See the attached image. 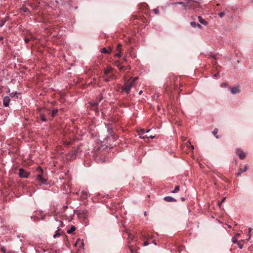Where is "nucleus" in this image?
<instances>
[{"label":"nucleus","mask_w":253,"mask_h":253,"mask_svg":"<svg viewBox=\"0 0 253 253\" xmlns=\"http://www.w3.org/2000/svg\"><path fill=\"white\" fill-rule=\"evenodd\" d=\"M10 99L9 96H5L3 99V105L5 107L9 106Z\"/></svg>","instance_id":"nucleus-8"},{"label":"nucleus","mask_w":253,"mask_h":253,"mask_svg":"<svg viewBox=\"0 0 253 253\" xmlns=\"http://www.w3.org/2000/svg\"><path fill=\"white\" fill-rule=\"evenodd\" d=\"M236 153L241 160H243L246 158V154L240 149H237L236 151Z\"/></svg>","instance_id":"nucleus-6"},{"label":"nucleus","mask_w":253,"mask_h":253,"mask_svg":"<svg viewBox=\"0 0 253 253\" xmlns=\"http://www.w3.org/2000/svg\"><path fill=\"white\" fill-rule=\"evenodd\" d=\"M115 56L120 58L121 56V51H119V53L115 54Z\"/></svg>","instance_id":"nucleus-38"},{"label":"nucleus","mask_w":253,"mask_h":253,"mask_svg":"<svg viewBox=\"0 0 253 253\" xmlns=\"http://www.w3.org/2000/svg\"><path fill=\"white\" fill-rule=\"evenodd\" d=\"M7 21V19H2L0 21V27H2L5 23Z\"/></svg>","instance_id":"nucleus-25"},{"label":"nucleus","mask_w":253,"mask_h":253,"mask_svg":"<svg viewBox=\"0 0 253 253\" xmlns=\"http://www.w3.org/2000/svg\"><path fill=\"white\" fill-rule=\"evenodd\" d=\"M124 61H126V57H124V59H123Z\"/></svg>","instance_id":"nucleus-51"},{"label":"nucleus","mask_w":253,"mask_h":253,"mask_svg":"<svg viewBox=\"0 0 253 253\" xmlns=\"http://www.w3.org/2000/svg\"><path fill=\"white\" fill-rule=\"evenodd\" d=\"M87 196H88V194L86 192L84 191H82L81 196H80L81 199H82L83 200L86 199H87Z\"/></svg>","instance_id":"nucleus-18"},{"label":"nucleus","mask_w":253,"mask_h":253,"mask_svg":"<svg viewBox=\"0 0 253 253\" xmlns=\"http://www.w3.org/2000/svg\"><path fill=\"white\" fill-rule=\"evenodd\" d=\"M153 243H154V244L157 245V243L154 241H153Z\"/></svg>","instance_id":"nucleus-55"},{"label":"nucleus","mask_w":253,"mask_h":253,"mask_svg":"<svg viewBox=\"0 0 253 253\" xmlns=\"http://www.w3.org/2000/svg\"><path fill=\"white\" fill-rule=\"evenodd\" d=\"M19 94L17 92H12L10 94V96L11 97H15L16 98H18V94Z\"/></svg>","instance_id":"nucleus-23"},{"label":"nucleus","mask_w":253,"mask_h":253,"mask_svg":"<svg viewBox=\"0 0 253 253\" xmlns=\"http://www.w3.org/2000/svg\"><path fill=\"white\" fill-rule=\"evenodd\" d=\"M1 250L2 252H5V250H4V249L3 248H1Z\"/></svg>","instance_id":"nucleus-50"},{"label":"nucleus","mask_w":253,"mask_h":253,"mask_svg":"<svg viewBox=\"0 0 253 253\" xmlns=\"http://www.w3.org/2000/svg\"><path fill=\"white\" fill-rule=\"evenodd\" d=\"M177 3L180 4V5H182V6H183L185 3V2L180 1V2L174 3V4H177Z\"/></svg>","instance_id":"nucleus-41"},{"label":"nucleus","mask_w":253,"mask_h":253,"mask_svg":"<svg viewBox=\"0 0 253 253\" xmlns=\"http://www.w3.org/2000/svg\"><path fill=\"white\" fill-rule=\"evenodd\" d=\"M180 187L178 185L175 186L174 189L171 192L173 193H175L179 191Z\"/></svg>","instance_id":"nucleus-24"},{"label":"nucleus","mask_w":253,"mask_h":253,"mask_svg":"<svg viewBox=\"0 0 253 253\" xmlns=\"http://www.w3.org/2000/svg\"><path fill=\"white\" fill-rule=\"evenodd\" d=\"M58 112V110L56 109V110H53L52 111V117H54L56 115L57 113Z\"/></svg>","instance_id":"nucleus-32"},{"label":"nucleus","mask_w":253,"mask_h":253,"mask_svg":"<svg viewBox=\"0 0 253 253\" xmlns=\"http://www.w3.org/2000/svg\"><path fill=\"white\" fill-rule=\"evenodd\" d=\"M141 20L143 23H147V20L145 18H144V17H141Z\"/></svg>","instance_id":"nucleus-37"},{"label":"nucleus","mask_w":253,"mask_h":253,"mask_svg":"<svg viewBox=\"0 0 253 253\" xmlns=\"http://www.w3.org/2000/svg\"><path fill=\"white\" fill-rule=\"evenodd\" d=\"M243 241H238L236 244H237V245H238L239 247L240 248V249H242L243 248Z\"/></svg>","instance_id":"nucleus-27"},{"label":"nucleus","mask_w":253,"mask_h":253,"mask_svg":"<svg viewBox=\"0 0 253 253\" xmlns=\"http://www.w3.org/2000/svg\"><path fill=\"white\" fill-rule=\"evenodd\" d=\"M230 90L231 93H232L233 94L239 93L241 92V90H240L239 87H230Z\"/></svg>","instance_id":"nucleus-7"},{"label":"nucleus","mask_w":253,"mask_h":253,"mask_svg":"<svg viewBox=\"0 0 253 253\" xmlns=\"http://www.w3.org/2000/svg\"><path fill=\"white\" fill-rule=\"evenodd\" d=\"M61 235V233H59L58 230L56 231L55 234L53 235V237L55 238L57 237H59Z\"/></svg>","instance_id":"nucleus-31"},{"label":"nucleus","mask_w":253,"mask_h":253,"mask_svg":"<svg viewBox=\"0 0 253 253\" xmlns=\"http://www.w3.org/2000/svg\"><path fill=\"white\" fill-rule=\"evenodd\" d=\"M149 244V242L148 241H146L144 243V246H147Z\"/></svg>","instance_id":"nucleus-46"},{"label":"nucleus","mask_w":253,"mask_h":253,"mask_svg":"<svg viewBox=\"0 0 253 253\" xmlns=\"http://www.w3.org/2000/svg\"><path fill=\"white\" fill-rule=\"evenodd\" d=\"M240 236V233H237L236 234V235H235V237H236V238H239V237Z\"/></svg>","instance_id":"nucleus-47"},{"label":"nucleus","mask_w":253,"mask_h":253,"mask_svg":"<svg viewBox=\"0 0 253 253\" xmlns=\"http://www.w3.org/2000/svg\"><path fill=\"white\" fill-rule=\"evenodd\" d=\"M71 143H71V142H66V141H64V145H65V144H66V145H70V144H71Z\"/></svg>","instance_id":"nucleus-42"},{"label":"nucleus","mask_w":253,"mask_h":253,"mask_svg":"<svg viewBox=\"0 0 253 253\" xmlns=\"http://www.w3.org/2000/svg\"><path fill=\"white\" fill-rule=\"evenodd\" d=\"M3 40V37H0V41H1Z\"/></svg>","instance_id":"nucleus-48"},{"label":"nucleus","mask_w":253,"mask_h":253,"mask_svg":"<svg viewBox=\"0 0 253 253\" xmlns=\"http://www.w3.org/2000/svg\"><path fill=\"white\" fill-rule=\"evenodd\" d=\"M19 176L21 178H28L30 173L26 171L23 169H20L19 172Z\"/></svg>","instance_id":"nucleus-4"},{"label":"nucleus","mask_w":253,"mask_h":253,"mask_svg":"<svg viewBox=\"0 0 253 253\" xmlns=\"http://www.w3.org/2000/svg\"><path fill=\"white\" fill-rule=\"evenodd\" d=\"M187 1V4H189V9H195L200 7V3L197 1L193 0H185Z\"/></svg>","instance_id":"nucleus-3"},{"label":"nucleus","mask_w":253,"mask_h":253,"mask_svg":"<svg viewBox=\"0 0 253 253\" xmlns=\"http://www.w3.org/2000/svg\"><path fill=\"white\" fill-rule=\"evenodd\" d=\"M40 171L42 172V169L41 168H40Z\"/></svg>","instance_id":"nucleus-58"},{"label":"nucleus","mask_w":253,"mask_h":253,"mask_svg":"<svg viewBox=\"0 0 253 253\" xmlns=\"http://www.w3.org/2000/svg\"><path fill=\"white\" fill-rule=\"evenodd\" d=\"M103 95H102V93H101L100 97L99 99V100L97 102L92 103L91 104L92 107L95 108H97L99 104V103L103 99Z\"/></svg>","instance_id":"nucleus-11"},{"label":"nucleus","mask_w":253,"mask_h":253,"mask_svg":"<svg viewBox=\"0 0 253 253\" xmlns=\"http://www.w3.org/2000/svg\"><path fill=\"white\" fill-rule=\"evenodd\" d=\"M122 47V44H121L120 43H119L118 45H117V49L118 51H121V47Z\"/></svg>","instance_id":"nucleus-34"},{"label":"nucleus","mask_w":253,"mask_h":253,"mask_svg":"<svg viewBox=\"0 0 253 253\" xmlns=\"http://www.w3.org/2000/svg\"><path fill=\"white\" fill-rule=\"evenodd\" d=\"M37 179L41 183H45L46 182V179L43 178L41 174L37 175Z\"/></svg>","instance_id":"nucleus-13"},{"label":"nucleus","mask_w":253,"mask_h":253,"mask_svg":"<svg viewBox=\"0 0 253 253\" xmlns=\"http://www.w3.org/2000/svg\"><path fill=\"white\" fill-rule=\"evenodd\" d=\"M225 12H229V10H227V9H226V10H225V11H223V12H220L219 13H218V16H219L220 18L223 17L225 15Z\"/></svg>","instance_id":"nucleus-22"},{"label":"nucleus","mask_w":253,"mask_h":253,"mask_svg":"<svg viewBox=\"0 0 253 253\" xmlns=\"http://www.w3.org/2000/svg\"><path fill=\"white\" fill-rule=\"evenodd\" d=\"M64 219H67V218H66V215L64 214Z\"/></svg>","instance_id":"nucleus-53"},{"label":"nucleus","mask_w":253,"mask_h":253,"mask_svg":"<svg viewBox=\"0 0 253 253\" xmlns=\"http://www.w3.org/2000/svg\"><path fill=\"white\" fill-rule=\"evenodd\" d=\"M24 41H25V43H28L30 41V39L28 38L25 37Z\"/></svg>","instance_id":"nucleus-39"},{"label":"nucleus","mask_w":253,"mask_h":253,"mask_svg":"<svg viewBox=\"0 0 253 253\" xmlns=\"http://www.w3.org/2000/svg\"><path fill=\"white\" fill-rule=\"evenodd\" d=\"M128 69H130V67L129 66H120V71H125L126 70H128Z\"/></svg>","instance_id":"nucleus-20"},{"label":"nucleus","mask_w":253,"mask_h":253,"mask_svg":"<svg viewBox=\"0 0 253 253\" xmlns=\"http://www.w3.org/2000/svg\"><path fill=\"white\" fill-rule=\"evenodd\" d=\"M114 69L111 67H107V68L104 70L103 75L112 74H114L113 73Z\"/></svg>","instance_id":"nucleus-9"},{"label":"nucleus","mask_w":253,"mask_h":253,"mask_svg":"<svg viewBox=\"0 0 253 253\" xmlns=\"http://www.w3.org/2000/svg\"><path fill=\"white\" fill-rule=\"evenodd\" d=\"M219 72H218L217 73H216L214 75V77H217L219 76Z\"/></svg>","instance_id":"nucleus-45"},{"label":"nucleus","mask_w":253,"mask_h":253,"mask_svg":"<svg viewBox=\"0 0 253 253\" xmlns=\"http://www.w3.org/2000/svg\"><path fill=\"white\" fill-rule=\"evenodd\" d=\"M139 129H137V131L139 133V135L143 134L145 133H148L150 129H147L142 127H138Z\"/></svg>","instance_id":"nucleus-10"},{"label":"nucleus","mask_w":253,"mask_h":253,"mask_svg":"<svg viewBox=\"0 0 253 253\" xmlns=\"http://www.w3.org/2000/svg\"><path fill=\"white\" fill-rule=\"evenodd\" d=\"M75 155H76V154L75 153H72L71 156L70 157V158L68 156H67L66 159L67 160H71L72 159H74L75 157Z\"/></svg>","instance_id":"nucleus-26"},{"label":"nucleus","mask_w":253,"mask_h":253,"mask_svg":"<svg viewBox=\"0 0 253 253\" xmlns=\"http://www.w3.org/2000/svg\"><path fill=\"white\" fill-rule=\"evenodd\" d=\"M142 92V91L141 90V91H139V94H140Z\"/></svg>","instance_id":"nucleus-52"},{"label":"nucleus","mask_w":253,"mask_h":253,"mask_svg":"<svg viewBox=\"0 0 253 253\" xmlns=\"http://www.w3.org/2000/svg\"><path fill=\"white\" fill-rule=\"evenodd\" d=\"M23 11L25 12H27V11H28V9L27 7H24L23 8Z\"/></svg>","instance_id":"nucleus-44"},{"label":"nucleus","mask_w":253,"mask_h":253,"mask_svg":"<svg viewBox=\"0 0 253 253\" xmlns=\"http://www.w3.org/2000/svg\"><path fill=\"white\" fill-rule=\"evenodd\" d=\"M103 78L106 82H109L110 81L116 79V76L114 74L103 75Z\"/></svg>","instance_id":"nucleus-5"},{"label":"nucleus","mask_w":253,"mask_h":253,"mask_svg":"<svg viewBox=\"0 0 253 253\" xmlns=\"http://www.w3.org/2000/svg\"><path fill=\"white\" fill-rule=\"evenodd\" d=\"M247 169H248V166H246L245 167L244 169H240L239 171L236 174V175L237 176H240L242 172L247 171Z\"/></svg>","instance_id":"nucleus-19"},{"label":"nucleus","mask_w":253,"mask_h":253,"mask_svg":"<svg viewBox=\"0 0 253 253\" xmlns=\"http://www.w3.org/2000/svg\"><path fill=\"white\" fill-rule=\"evenodd\" d=\"M40 119L43 122H45L47 120L46 118L43 115H40Z\"/></svg>","instance_id":"nucleus-28"},{"label":"nucleus","mask_w":253,"mask_h":253,"mask_svg":"<svg viewBox=\"0 0 253 253\" xmlns=\"http://www.w3.org/2000/svg\"><path fill=\"white\" fill-rule=\"evenodd\" d=\"M140 138H144L145 137H147V138H150L151 139H153L155 137V136H153V135H145V136H140Z\"/></svg>","instance_id":"nucleus-30"},{"label":"nucleus","mask_w":253,"mask_h":253,"mask_svg":"<svg viewBox=\"0 0 253 253\" xmlns=\"http://www.w3.org/2000/svg\"><path fill=\"white\" fill-rule=\"evenodd\" d=\"M184 10L189 9V4H187V1L183 5Z\"/></svg>","instance_id":"nucleus-29"},{"label":"nucleus","mask_w":253,"mask_h":253,"mask_svg":"<svg viewBox=\"0 0 253 253\" xmlns=\"http://www.w3.org/2000/svg\"><path fill=\"white\" fill-rule=\"evenodd\" d=\"M78 215L80 218H82L83 219L84 222L86 224H88V220H87V217L88 215V212L86 210H79Z\"/></svg>","instance_id":"nucleus-2"},{"label":"nucleus","mask_w":253,"mask_h":253,"mask_svg":"<svg viewBox=\"0 0 253 253\" xmlns=\"http://www.w3.org/2000/svg\"><path fill=\"white\" fill-rule=\"evenodd\" d=\"M64 209H65V208H67V207H65V206H64Z\"/></svg>","instance_id":"nucleus-59"},{"label":"nucleus","mask_w":253,"mask_h":253,"mask_svg":"<svg viewBox=\"0 0 253 253\" xmlns=\"http://www.w3.org/2000/svg\"><path fill=\"white\" fill-rule=\"evenodd\" d=\"M226 199V197H224L222 199V201L220 202V204H218V205L220 206V205L223 203Z\"/></svg>","instance_id":"nucleus-40"},{"label":"nucleus","mask_w":253,"mask_h":253,"mask_svg":"<svg viewBox=\"0 0 253 253\" xmlns=\"http://www.w3.org/2000/svg\"><path fill=\"white\" fill-rule=\"evenodd\" d=\"M216 137L217 138H219V136L218 135H217V136H216Z\"/></svg>","instance_id":"nucleus-56"},{"label":"nucleus","mask_w":253,"mask_h":253,"mask_svg":"<svg viewBox=\"0 0 253 253\" xmlns=\"http://www.w3.org/2000/svg\"><path fill=\"white\" fill-rule=\"evenodd\" d=\"M108 133L110 134V135L113 137V139H116L117 136L116 135V134H115L114 130H113L112 127H110L109 129H108Z\"/></svg>","instance_id":"nucleus-12"},{"label":"nucleus","mask_w":253,"mask_h":253,"mask_svg":"<svg viewBox=\"0 0 253 253\" xmlns=\"http://www.w3.org/2000/svg\"><path fill=\"white\" fill-rule=\"evenodd\" d=\"M96 154L97 157L98 156V152H96Z\"/></svg>","instance_id":"nucleus-57"},{"label":"nucleus","mask_w":253,"mask_h":253,"mask_svg":"<svg viewBox=\"0 0 253 253\" xmlns=\"http://www.w3.org/2000/svg\"><path fill=\"white\" fill-rule=\"evenodd\" d=\"M154 11L155 13L158 14L159 13V10L157 9H154Z\"/></svg>","instance_id":"nucleus-43"},{"label":"nucleus","mask_w":253,"mask_h":253,"mask_svg":"<svg viewBox=\"0 0 253 253\" xmlns=\"http://www.w3.org/2000/svg\"><path fill=\"white\" fill-rule=\"evenodd\" d=\"M217 132H218L217 128H215L213 130V131H212V133H213V135H215L217 134Z\"/></svg>","instance_id":"nucleus-36"},{"label":"nucleus","mask_w":253,"mask_h":253,"mask_svg":"<svg viewBox=\"0 0 253 253\" xmlns=\"http://www.w3.org/2000/svg\"><path fill=\"white\" fill-rule=\"evenodd\" d=\"M164 200L168 202H176V200L172 197L167 196L164 198Z\"/></svg>","instance_id":"nucleus-15"},{"label":"nucleus","mask_w":253,"mask_h":253,"mask_svg":"<svg viewBox=\"0 0 253 253\" xmlns=\"http://www.w3.org/2000/svg\"><path fill=\"white\" fill-rule=\"evenodd\" d=\"M116 66L118 67V68L120 70V66H123L122 65H121V63L119 62H117L116 63Z\"/></svg>","instance_id":"nucleus-35"},{"label":"nucleus","mask_w":253,"mask_h":253,"mask_svg":"<svg viewBox=\"0 0 253 253\" xmlns=\"http://www.w3.org/2000/svg\"><path fill=\"white\" fill-rule=\"evenodd\" d=\"M232 241L235 244H236L238 242L237 238L235 236L232 238Z\"/></svg>","instance_id":"nucleus-33"},{"label":"nucleus","mask_w":253,"mask_h":253,"mask_svg":"<svg viewBox=\"0 0 253 253\" xmlns=\"http://www.w3.org/2000/svg\"><path fill=\"white\" fill-rule=\"evenodd\" d=\"M111 51H112V48L111 47H109L108 49H106V48L104 47V48H102L100 50V51L102 53H106V54L110 53L111 52Z\"/></svg>","instance_id":"nucleus-14"},{"label":"nucleus","mask_w":253,"mask_h":253,"mask_svg":"<svg viewBox=\"0 0 253 253\" xmlns=\"http://www.w3.org/2000/svg\"><path fill=\"white\" fill-rule=\"evenodd\" d=\"M249 229V232H251V230H252L251 228H250Z\"/></svg>","instance_id":"nucleus-54"},{"label":"nucleus","mask_w":253,"mask_h":253,"mask_svg":"<svg viewBox=\"0 0 253 253\" xmlns=\"http://www.w3.org/2000/svg\"><path fill=\"white\" fill-rule=\"evenodd\" d=\"M138 79L137 77H130L128 80L126 81L121 89L122 92L128 94L131 88L135 85V81Z\"/></svg>","instance_id":"nucleus-1"},{"label":"nucleus","mask_w":253,"mask_h":253,"mask_svg":"<svg viewBox=\"0 0 253 253\" xmlns=\"http://www.w3.org/2000/svg\"><path fill=\"white\" fill-rule=\"evenodd\" d=\"M190 25L192 27H197L199 29H202V26L200 24H199V23H196L194 21L191 22H190Z\"/></svg>","instance_id":"nucleus-16"},{"label":"nucleus","mask_w":253,"mask_h":253,"mask_svg":"<svg viewBox=\"0 0 253 253\" xmlns=\"http://www.w3.org/2000/svg\"><path fill=\"white\" fill-rule=\"evenodd\" d=\"M181 200L182 201H185V199L183 197L181 198Z\"/></svg>","instance_id":"nucleus-49"},{"label":"nucleus","mask_w":253,"mask_h":253,"mask_svg":"<svg viewBox=\"0 0 253 253\" xmlns=\"http://www.w3.org/2000/svg\"><path fill=\"white\" fill-rule=\"evenodd\" d=\"M198 18L199 22L201 24H202L205 26L208 25V22L206 21L205 19H204L201 16H198Z\"/></svg>","instance_id":"nucleus-17"},{"label":"nucleus","mask_w":253,"mask_h":253,"mask_svg":"<svg viewBox=\"0 0 253 253\" xmlns=\"http://www.w3.org/2000/svg\"><path fill=\"white\" fill-rule=\"evenodd\" d=\"M76 230V227L75 226H72L71 228L67 230V233L69 234L72 233L74 231H75Z\"/></svg>","instance_id":"nucleus-21"}]
</instances>
